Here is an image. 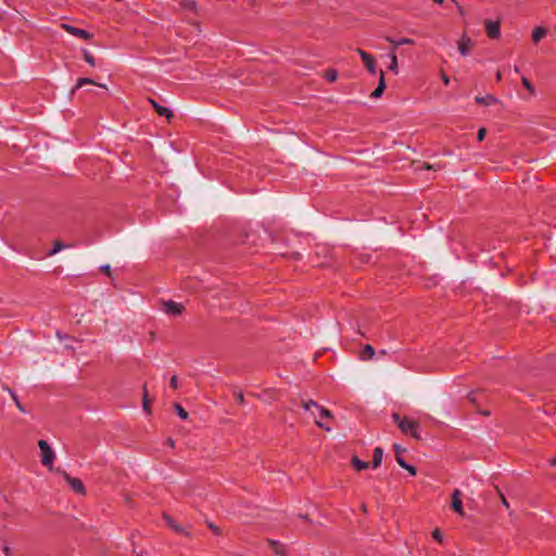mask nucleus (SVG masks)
I'll use <instances>...</instances> for the list:
<instances>
[{
  "label": "nucleus",
  "mask_w": 556,
  "mask_h": 556,
  "mask_svg": "<svg viewBox=\"0 0 556 556\" xmlns=\"http://www.w3.org/2000/svg\"><path fill=\"white\" fill-rule=\"evenodd\" d=\"M392 419L404 434L410 435L412 438L417 440L420 439L418 432L419 424L417 421L406 416L401 417L400 414L397 413L392 414Z\"/></svg>",
  "instance_id": "nucleus-1"
},
{
  "label": "nucleus",
  "mask_w": 556,
  "mask_h": 556,
  "mask_svg": "<svg viewBox=\"0 0 556 556\" xmlns=\"http://www.w3.org/2000/svg\"><path fill=\"white\" fill-rule=\"evenodd\" d=\"M304 408L306 410H311L312 408H315L317 410L318 415H316L315 412H312V414L316 416V425L319 428H323V429H325L327 431L330 430V427L323 422V419L331 417V413L328 409H326L325 407L318 405L316 402H314L312 400L307 401L304 404Z\"/></svg>",
  "instance_id": "nucleus-2"
},
{
  "label": "nucleus",
  "mask_w": 556,
  "mask_h": 556,
  "mask_svg": "<svg viewBox=\"0 0 556 556\" xmlns=\"http://www.w3.org/2000/svg\"><path fill=\"white\" fill-rule=\"evenodd\" d=\"M38 446L41 451L42 465L47 466V467H51L54 462V458H55L53 450L50 447L48 442L45 440H39Z\"/></svg>",
  "instance_id": "nucleus-3"
},
{
  "label": "nucleus",
  "mask_w": 556,
  "mask_h": 556,
  "mask_svg": "<svg viewBox=\"0 0 556 556\" xmlns=\"http://www.w3.org/2000/svg\"><path fill=\"white\" fill-rule=\"evenodd\" d=\"M162 309L166 315L176 317L182 314L185 306L181 303L168 300L162 302Z\"/></svg>",
  "instance_id": "nucleus-4"
},
{
  "label": "nucleus",
  "mask_w": 556,
  "mask_h": 556,
  "mask_svg": "<svg viewBox=\"0 0 556 556\" xmlns=\"http://www.w3.org/2000/svg\"><path fill=\"white\" fill-rule=\"evenodd\" d=\"M63 477L75 493L81 495L86 494L85 485L80 479L71 477L67 472H64Z\"/></svg>",
  "instance_id": "nucleus-5"
},
{
  "label": "nucleus",
  "mask_w": 556,
  "mask_h": 556,
  "mask_svg": "<svg viewBox=\"0 0 556 556\" xmlns=\"http://www.w3.org/2000/svg\"><path fill=\"white\" fill-rule=\"evenodd\" d=\"M356 52L362 58V60H363L366 68L368 70V72L371 73V74H375L376 71H377L375 59L369 53H367L366 51H364L362 49H356Z\"/></svg>",
  "instance_id": "nucleus-6"
},
{
  "label": "nucleus",
  "mask_w": 556,
  "mask_h": 556,
  "mask_svg": "<svg viewBox=\"0 0 556 556\" xmlns=\"http://www.w3.org/2000/svg\"><path fill=\"white\" fill-rule=\"evenodd\" d=\"M451 507L459 515H464L463 502H462V492L458 489H455L452 493Z\"/></svg>",
  "instance_id": "nucleus-7"
},
{
  "label": "nucleus",
  "mask_w": 556,
  "mask_h": 556,
  "mask_svg": "<svg viewBox=\"0 0 556 556\" xmlns=\"http://www.w3.org/2000/svg\"><path fill=\"white\" fill-rule=\"evenodd\" d=\"M473 47V41L466 35H463L458 40V51L462 55L466 56L469 54L470 49Z\"/></svg>",
  "instance_id": "nucleus-8"
},
{
  "label": "nucleus",
  "mask_w": 556,
  "mask_h": 556,
  "mask_svg": "<svg viewBox=\"0 0 556 556\" xmlns=\"http://www.w3.org/2000/svg\"><path fill=\"white\" fill-rule=\"evenodd\" d=\"M485 30L490 38L495 39L500 37V22L491 20L485 21Z\"/></svg>",
  "instance_id": "nucleus-9"
},
{
  "label": "nucleus",
  "mask_w": 556,
  "mask_h": 556,
  "mask_svg": "<svg viewBox=\"0 0 556 556\" xmlns=\"http://www.w3.org/2000/svg\"><path fill=\"white\" fill-rule=\"evenodd\" d=\"M63 28L72 34V35H75L77 37H80L83 39H89L91 37V35L89 33H87L85 29H80V28H76V27H73V26H70V25H63Z\"/></svg>",
  "instance_id": "nucleus-10"
},
{
  "label": "nucleus",
  "mask_w": 556,
  "mask_h": 556,
  "mask_svg": "<svg viewBox=\"0 0 556 556\" xmlns=\"http://www.w3.org/2000/svg\"><path fill=\"white\" fill-rule=\"evenodd\" d=\"M150 103L153 105V108L155 109V111L157 112L159 115L161 116H165L167 119L172 118L173 117V113L169 109L167 108H164L162 105H160L155 100L153 99H149Z\"/></svg>",
  "instance_id": "nucleus-11"
},
{
  "label": "nucleus",
  "mask_w": 556,
  "mask_h": 556,
  "mask_svg": "<svg viewBox=\"0 0 556 556\" xmlns=\"http://www.w3.org/2000/svg\"><path fill=\"white\" fill-rule=\"evenodd\" d=\"M376 354L375 349L370 344H366L363 346V349L359 352V358L362 361H369L372 359Z\"/></svg>",
  "instance_id": "nucleus-12"
},
{
  "label": "nucleus",
  "mask_w": 556,
  "mask_h": 556,
  "mask_svg": "<svg viewBox=\"0 0 556 556\" xmlns=\"http://www.w3.org/2000/svg\"><path fill=\"white\" fill-rule=\"evenodd\" d=\"M383 457V450L381 447H376L374 450L372 460H371V467L374 469L378 468L381 465Z\"/></svg>",
  "instance_id": "nucleus-13"
},
{
  "label": "nucleus",
  "mask_w": 556,
  "mask_h": 556,
  "mask_svg": "<svg viewBox=\"0 0 556 556\" xmlns=\"http://www.w3.org/2000/svg\"><path fill=\"white\" fill-rule=\"evenodd\" d=\"M384 89H386L384 73L381 71L380 72V79H379L378 87L372 91L370 97L371 98H379V97H381V94L383 93Z\"/></svg>",
  "instance_id": "nucleus-14"
},
{
  "label": "nucleus",
  "mask_w": 556,
  "mask_h": 556,
  "mask_svg": "<svg viewBox=\"0 0 556 556\" xmlns=\"http://www.w3.org/2000/svg\"><path fill=\"white\" fill-rule=\"evenodd\" d=\"M387 40L392 45L391 50H393V51H395V49L397 47L402 48V45H413L414 43V40L410 38H402L396 41V40L392 39L391 37H387Z\"/></svg>",
  "instance_id": "nucleus-15"
},
{
  "label": "nucleus",
  "mask_w": 556,
  "mask_h": 556,
  "mask_svg": "<svg viewBox=\"0 0 556 556\" xmlns=\"http://www.w3.org/2000/svg\"><path fill=\"white\" fill-rule=\"evenodd\" d=\"M476 102L479 103V104H484V105H491V104H494L497 102V99L495 97H493L492 94H488L485 97H476Z\"/></svg>",
  "instance_id": "nucleus-16"
},
{
  "label": "nucleus",
  "mask_w": 556,
  "mask_h": 556,
  "mask_svg": "<svg viewBox=\"0 0 556 556\" xmlns=\"http://www.w3.org/2000/svg\"><path fill=\"white\" fill-rule=\"evenodd\" d=\"M352 465L355 468V470L361 471L364 469H367L369 467V464L359 459L357 456H354L352 458Z\"/></svg>",
  "instance_id": "nucleus-17"
},
{
  "label": "nucleus",
  "mask_w": 556,
  "mask_h": 556,
  "mask_svg": "<svg viewBox=\"0 0 556 556\" xmlns=\"http://www.w3.org/2000/svg\"><path fill=\"white\" fill-rule=\"evenodd\" d=\"M546 35L544 27H536L532 31V39L534 42H539Z\"/></svg>",
  "instance_id": "nucleus-18"
},
{
  "label": "nucleus",
  "mask_w": 556,
  "mask_h": 556,
  "mask_svg": "<svg viewBox=\"0 0 556 556\" xmlns=\"http://www.w3.org/2000/svg\"><path fill=\"white\" fill-rule=\"evenodd\" d=\"M389 58H390L389 70L396 74L397 73L399 63H397V58L395 55V52L393 50L390 51Z\"/></svg>",
  "instance_id": "nucleus-19"
},
{
  "label": "nucleus",
  "mask_w": 556,
  "mask_h": 556,
  "mask_svg": "<svg viewBox=\"0 0 556 556\" xmlns=\"http://www.w3.org/2000/svg\"><path fill=\"white\" fill-rule=\"evenodd\" d=\"M180 4L185 10L188 11L197 12L198 10V5L194 0H181Z\"/></svg>",
  "instance_id": "nucleus-20"
},
{
  "label": "nucleus",
  "mask_w": 556,
  "mask_h": 556,
  "mask_svg": "<svg viewBox=\"0 0 556 556\" xmlns=\"http://www.w3.org/2000/svg\"><path fill=\"white\" fill-rule=\"evenodd\" d=\"M85 85H97V86H99V87L106 88V86H105V85L98 84V83L93 81V80H92V79H90V78H80V79H78L77 85H76V88H81V87H83V86H85Z\"/></svg>",
  "instance_id": "nucleus-21"
},
{
  "label": "nucleus",
  "mask_w": 556,
  "mask_h": 556,
  "mask_svg": "<svg viewBox=\"0 0 556 556\" xmlns=\"http://www.w3.org/2000/svg\"><path fill=\"white\" fill-rule=\"evenodd\" d=\"M68 245H53V248L47 252L45 255L42 256H36L37 258H42V257H46V256H51V255H54L56 254L58 252H60L62 249L64 248H67ZM31 257H35L34 255H31Z\"/></svg>",
  "instance_id": "nucleus-22"
},
{
  "label": "nucleus",
  "mask_w": 556,
  "mask_h": 556,
  "mask_svg": "<svg viewBox=\"0 0 556 556\" xmlns=\"http://www.w3.org/2000/svg\"><path fill=\"white\" fill-rule=\"evenodd\" d=\"M269 544L271 545V547L276 554L283 555V552H285L283 545H281L277 541H273V540H269Z\"/></svg>",
  "instance_id": "nucleus-23"
},
{
  "label": "nucleus",
  "mask_w": 556,
  "mask_h": 556,
  "mask_svg": "<svg viewBox=\"0 0 556 556\" xmlns=\"http://www.w3.org/2000/svg\"><path fill=\"white\" fill-rule=\"evenodd\" d=\"M11 396H12V400L14 401L16 407L22 412V413H26V409L25 407L22 405L21 401L18 400L17 395L12 392L11 390H9Z\"/></svg>",
  "instance_id": "nucleus-24"
},
{
  "label": "nucleus",
  "mask_w": 556,
  "mask_h": 556,
  "mask_svg": "<svg viewBox=\"0 0 556 556\" xmlns=\"http://www.w3.org/2000/svg\"><path fill=\"white\" fill-rule=\"evenodd\" d=\"M521 83H522V85L525 86V88H527V90H529V92H530L531 94H534V93H535L534 86L532 85V83H531L528 78L522 77V78H521Z\"/></svg>",
  "instance_id": "nucleus-25"
},
{
  "label": "nucleus",
  "mask_w": 556,
  "mask_h": 556,
  "mask_svg": "<svg viewBox=\"0 0 556 556\" xmlns=\"http://www.w3.org/2000/svg\"><path fill=\"white\" fill-rule=\"evenodd\" d=\"M165 519L167 521V523L177 532V533H182L184 532V529L179 526V525H176L174 522V520L168 517V516H165Z\"/></svg>",
  "instance_id": "nucleus-26"
},
{
  "label": "nucleus",
  "mask_w": 556,
  "mask_h": 556,
  "mask_svg": "<svg viewBox=\"0 0 556 556\" xmlns=\"http://www.w3.org/2000/svg\"><path fill=\"white\" fill-rule=\"evenodd\" d=\"M325 77L329 80V81H334L338 77V74H337V71L336 70H328L326 73H325Z\"/></svg>",
  "instance_id": "nucleus-27"
},
{
  "label": "nucleus",
  "mask_w": 556,
  "mask_h": 556,
  "mask_svg": "<svg viewBox=\"0 0 556 556\" xmlns=\"http://www.w3.org/2000/svg\"><path fill=\"white\" fill-rule=\"evenodd\" d=\"M175 408L181 419L188 418V413L179 404H175Z\"/></svg>",
  "instance_id": "nucleus-28"
},
{
  "label": "nucleus",
  "mask_w": 556,
  "mask_h": 556,
  "mask_svg": "<svg viewBox=\"0 0 556 556\" xmlns=\"http://www.w3.org/2000/svg\"><path fill=\"white\" fill-rule=\"evenodd\" d=\"M439 167L440 166L428 164V163H424V164H417L416 170H418V169H434L435 170Z\"/></svg>",
  "instance_id": "nucleus-29"
},
{
  "label": "nucleus",
  "mask_w": 556,
  "mask_h": 556,
  "mask_svg": "<svg viewBox=\"0 0 556 556\" xmlns=\"http://www.w3.org/2000/svg\"><path fill=\"white\" fill-rule=\"evenodd\" d=\"M142 407H143V409H144L147 413H150V408H149V400H148V394H147V390H146V388L143 389V403H142Z\"/></svg>",
  "instance_id": "nucleus-30"
},
{
  "label": "nucleus",
  "mask_w": 556,
  "mask_h": 556,
  "mask_svg": "<svg viewBox=\"0 0 556 556\" xmlns=\"http://www.w3.org/2000/svg\"><path fill=\"white\" fill-rule=\"evenodd\" d=\"M84 59H85V61H86L88 64H90L91 66H93V65H94V63H96V62H94V58H93V56H92L88 51H86V50L84 51Z\"/></svg>",
  "instance_id": "nucleus-31"
},
{
  "label": "nucleus",
  "mask_w": 556,
  "mask_h": 556,
  "mask_svg": "<svg viewBox=\"0 0 556 556\" xmlns=\"http://www.w3.org/2000/svg\"><path fill=\"white\" fill-rule=\"evenodd\" d=\"M397 464L402 467V468H407L408 467V463L404 459V457L402 455H400L397 453V457H395Z\"/></svg>",
  "instance_id": "nucleus-32"
},
{
  "label": "nucleus",
  "mask_w": 556,
  "mask_h": 556,
  "mask_svg": "<svg viewBox=\"0 0 556 556\" xmlns=\"http://www.w3.org/2000/svg\"><path fill=\"white\" fill-rule=\"evenodd\" d=\"M169 386L173 388V389H177L178 388V377L177 376H173L169 380Z\"/></svg>",
  "instance_id": "nucleus-33"
},
{
  "label": "nucleus",
  "mask_w": 556,
  "mask_h": 556,
  "mask_svg": "<svg viewBox=\"0 0 556 556\" xmlns=\"http://www.w3.org/2000/svg\"><path fill=\"white\" fill-rule=\"evenodd\" d=\"M485 135H486V129L485 128H480L479 131H478V140L479 141H482L484 138H485Z\"/></svg>",
  "instance_id": "nucleus-34"
},
{
  "label": "nucleus",
  "mask_w": 556,
  "mask_h": 556,
  "mask_svg": "<svg viewBox=\"0 0 556 556\" xmlns=\"http://www.w3.org/2000/svg\"><path fill=\"white\" fill-rule=\"evenodd\" d=\"M393 448H394V452H395V457H397V453H399L400 455H402V453H404V452H405V448H402L399 444H394V445H393Z\"/></svg>",
  "instance_id": "nucleus-35"
},
{
  "label": "nucleus",
  "mask_w": 556,
  "mask_h": 556,
  "mask_svg": "<svg viewBox=\"0 0 556 556\" xmlns=\"http://www.w3.org/2000/svg\"><path fill=\"white\" fill-rule=\"evenodd\" d=\"M405 469L409 472L410 476H416L417 471H416V468L414 466L408 464V467L405 468Z\"/></svg>",
  "instance_id": "nucleus-36"
},
{
  "label": "nucleus",
  "mask_w": 556,
  "mask_h": 556,
  "mask_svg": "<svg viewBox=\"0 0 556 556\" xmlns=\"http://www.w3.org/2000/svg\"><path fill=\"white\" fill-rule=\"evenodd\" d=\"M101 270H102L103 273H105L106 275H109V276L111 275V268H110V265H103V266H101Z\"/></svg>",
  "instance_id": "nucleus-37"
},
{
  "label": "nucleus",
  "mask_w": 556,
  "mask_h": 556,
  "mask_svg": "<svg viewBox=\"0 0 556 556\" xmlns=\"http://www.w3.org/2000/svg\"><path fill=\"white\" fill-rule=\"evenodd\" d=\"M432 535L437 541H441V533L438 529L433 531Z\"/></svg>",
  "instance_id": "nucleus-38"
},
{
  "label": "nucleus",
  "mask_w": 556,
  "mask_h": 556,
  "mask_svg": "<svg viewBox=\"0 0 556 556\" xmlns=\"http://www.w3.org/2000/svg\"><path fill=\"white\" fill-rule=\"evenodd\" d=\"M208 527L215 534H219V529L216 526L210 523Z\"/></svg>",
  "instance_id": "nucleus-39"
},
{
  "label": "nucleus",
  "mask_w": 556,
  "mask_h": 556,
  "mask_svg": "<svg viewBox=\"0 0 556 556\" xmlns=\"http://www.w3.org/2000/svg\"><path fill=\"white\" fill-rule=\"evenodd\" d=\"M442 80L445 85H448L450 84V78L445 75V74H442Z\"/></svg>",
  "instance_id": "nucleus-40"
},
{
  "label": "nucleus",
  "mask_w": 556,
  "mask_h": 556,
  "mask_svg": "<svg viewBox=\"0 0 556 556\" xmlns=\"http://www.w3.org/2000/svg\"><path fill=\"white\" fill-rule=\"evenodd\" d=\"M501 497H502V503H503L506 507H508L509 505H508V502H507L506 497H505L504 495H501Z\"/></svg>",
  "instance_id": "nucleus-41"
},
{
  "label": "nucleus",
  "mask_w": 556,
  "mask_h": 556,
  "mask_svg": "<svg viewBox=\"0 0 556 556\" xmlns=\"http://www.w3.org/2000/svg\"><path fill=\"white\" fill-rule=\"evenodd\" d=\"M237 400H238L240 403H242V402H243V395H242L241 393H239V394L237 395Z\"/></svg>",
  "instance_id": "nucleus-42"
},
{
  "label": "nucleus",
  "mask_w": 556,
  "mask_h": 556,
  "mask_svg": "<svg viewBox=\"0 0 556 556\" xmlns=\"http://www.w3.org/2000/svg\"><path fill=\"white\" fill-rule=\"evenodd\" d=\"M496 79H497L498 81L502 79V74H501V72H497V74H496Z\"/></svg>",
  "instance_id": "nucleus-43"
},
{
  "label": "nucleus",
  "mask_w": 556,
  "mask_h": 556,
  "mask_svg": "<svg viewBox=\"0 0 556 556\" xmlns=\"http://www.w3.org/2000/svg\"><path fill=\"white\" fill-rule=\"evenodd\" d=\"M551 465H552V466H555V465H556V457H555V458H553V459L551 460Z\"/></svg>",
  "instance_id": "nucleus-44"
},
{
  "label": "nucleus",
  "mask_w": 556,
  "mask_h": 556,
  "mask_svg": "<svg viewBox=\"0 0 556 556\" xmlns=\"http://www.w3.org/2000/svg\"><path fill=\"white\" fill-rule=\"evenodd\" d=\"M9 552H10L9 547H5L4 548V553H5L7 556H10Z\"/></svg>",
  "instance_id": "nucleus-45"
},
{
  "label": "nucleus",
  "mask_w": 556,
  "mask_h": 556,
  "mask_svg": "<svg viewBox=\"0 0 556 556\" xmlns=\"http://www.w3.org/2000/svg\"><path fill=\"white\" fill-rule=\"evenodd\" d=\"M459 13H460V14H464V10H463V8H462V7H459Z\"/></svg>",
  "instance_id": "nucleus-46"
},
{
  "label": "nucleus",
  "mask_w": 556,
  "mask_h": 556,
  "mask_svg": "<svg viewBox=\"0 0 556 556\" xmlns=\"http://www.w3.org/2000/svg\"><path fill=\"white\" fill-rule=\"evenodd\" d=\"M380 354H381V355H384V354H386V351H384V350L380 351Z\"/></svg>",
  "instance_id": "nucleus-47"
}]
</instances>
